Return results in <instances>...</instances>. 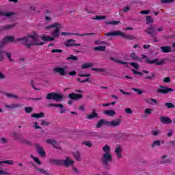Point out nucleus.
I'll return each mask as SVG.
<instances>
[{
    "label": "nucleus",
    "instance_id": "nucleus-1",
    "mask_svg": "<svg viewBox=\"0 0 175 175\" xmlns=\"http://www.w3.org/2000/svg\"><path fill=\"white\" fill-rule=\"evenodd\" d=\"M14 42H21V44L25 46L27 49H31V46H43L44 44V42L38 41L37 35H27L23 38H18Z\"/></svg>",
    "mask_w": 175,
    "mask_h": 175
},
{
    "label": "nucleus",
    "instance_id": "nucleus-2",
    "mask_svg": "<svg viewBox=\"0 0 175 175\" xmlns=\"http://www.w3.org/2000/svg\"><path fill=\"white\" fill-rule=\"evenodd\" d=\"M49 28H55L56 29L52 32L53 37L42 36L41 39L44 40V42H53L54 38H58V36H59V29H61V25L59 23H55L46 27V29H49Z\"/></svg>",
    "mask_w": 175,
    "mask_h": 175
},
{
    "label": "nucleus",
    "instance_id": "nucleus-3",
    "mask_svg": "<svg viewBox=\"0 0 175 175\" xmlns=\"http://www.w3.org/2000/svg\"><path fill=\"white\" fill-rule=\"evenodd\" d=\"M49 163H53L56 166H65L66 167H69L75 163V161L69 159V157H67L66 160L62 159H49Z\"/></svg>",
    "mask_w": 175,
    "mask_h": 175
},
{
    "label": "nucleus",
    "instance_id": "nucleus-4",
    "mask_svg": "<svg viewBox=\"0 0 175 175\" xmlns=\"http://www.w3.org/2000/svg\"><path fill=\"white\" fill-rule=\"evenodd\" d=\"M105 36H120L121 38H124V39H127V40H135V39H136V37H135V36L126 34L120 31L109 32L105 33Z\"/></svg>",
    "mask_w": 175,
    "mask_h": 175
},
{
    "label": "nucleus",
    "instance_id": "nucleus-5",
    "mask_svg": "<svg viewBox=\"0 0 175 175\" xmlns=\"http://www.w3.org/2000/svg\"><path fill=\"white\" fill-rule=\"evenodd\" d=\"M53 72H55V73H59L60 76H67V75H68V76H76L77 74L75 70L68 72L66 68L64 67H55Z\"/></svg>",
    "mask_w": 175,
    "mask_h": 175
},
{
    "label": "nucleus",
    "instance_id": "nucleus-6",
    "mask_svg": "<svg viewBox=\"0 0 175 175\" xmlns=\"http://www.w3.org/2000/svg\"><path fill=\"white\" fill-rule=\"evenodd\" d=\"M46 100H55V102H61L64 99V96L55 92H50L46 94Z\"/></svg>",
    "mask_w": 175,
    "mask_h": 175
},
{
    "label": "nucleus",
    "instance_id": "nucleus-7",
    "mask_svg": "<svg viewBox=\"0 0 175 175\" xmlns=\"http://www.w3.org/2000/svg\"><path fill=\"white\" fill-rule=\"evenodd\" d=\"M142 59H146L145 62L146 64H155V65H157V66H161L163 64L165 63V61L163 59H161V61L158 62V59H154L153 60H150V59H148V57H147V56H146L145 55H142Z\"/></svg>",
    "mask_w": 175,
    "mask_h": 175
},
{
    "label": "nucleus",
    "instance_id": "nucleus-8",
    "mask_svg": "<svg viewBox=\"0 0 175 175\" xmlns=\"http://www.w3.org/2000/svg\"><path fill=\"white\" fill-rule=\"evenodd\" d=\"M113 159L111 153H105L101 158V162L104 166H109V163Z\"/></svg>",
    "mask_w": 175,
    "mask_h": 175
},
{
    "label": "nucleus",
    "instance_id": "nucleus-9",
    "mask_svg": "<svg viewBox=\"0 0 175 175\" xmlns=\"http://www.w3.org/2000/svg\"><path fill=\"white\" fill-rule=\"evenodd\" d=\"M159 88L161 89H158L157 90V94H169V92H173L174 91V89L173 88H170L164 87L162 85H160Z\"/></svg>",
    "mask_w": 175,
    "mask_h": 175
},
{
    "label": "nucleus",
    "instance_id": "nucleus-10",
    "mask_svg": "<svg viewBox=\"0 0 175 175\" xmlns=\"http://www.w3.org/2000/svg\"><path fill=\"white\" fill-rule=\"evenodd\" d=\"M14 42V37L13 36H5L2 41H0V49H2L6 43Z\"/></svg>",
    "mask_w": 175,
    "mask_h": 175
},
{
    "label": "nucleus",
    "instance_id": "nucleus-11",
    "mask_svg": "<svg viewBox=\"0 0 175 175\" xmlns=\"http://www.w3.org/2000/svg\"><path fill=\"white\" fill-rule=\"evenodd\" d=\"M64 46H66V47H75L81 46V44L76 43V40L68 39L64 42Z\"/></svg>",
    "mask_w": 175,
    "mask_h": 175
},
{
    "label": "nucleus",
    "instance_id": "nucleus-12",
    "mask_svg": "<svg viewBox=\"0 0 175 175\" xmlns=\"http://www.w3.org/2000/svg\"><path fill=\"white\" fill-rule=\"evenodd\" d=\"M62 36H66V35H75V36H91V35H95V33H83V34H81V33H67L65 31H63L61 33Z\"/></svg>",
    "mask_w": 175,
    "mask_h": 175
},
{
    "label": "nucleus",
    "instance_id": "nucleus-13",
    "mask_svg": "<svg viewBox=\"0 0 175 175\" xmlns=\"http://www.w3.org/2000/svg\"><path fill=\"white\" fill-rule=\"evenodd\" d=\"M35 147L38 154H39L40 157H46V151L44 150L43 147L40 146L39 144H36Z\"/></svg>",
    "mask_w": 175,
    "mask_h": 175
},
{
    "label": "nucleus",
    "instance_id": "nucleus-14",
    "mask_svg": "<svg viewBox=\"0 0 175 175\" xmlns=\"http://www.w3.org/2000/svg\"><path fill=\"white\" fill-rule=\"evenodd\" d=\"M5 109H9V110H16L23 107V105L20 103H12L10 105H5Z\"/></svg>",
    "mask_w": 175,
    "mask_h": 175
},
{
    "label": "nucleus",
    "instance_id": "nucleus-15",
    "mask_svg": "<svg viewBox=\"0 0 175 175\" xmlns=\"http://www.w3.org/2000/svg\"><path fill=\"white\" fill-rule=\"evenodd\" d=\"M144 32L147 33V35L154 36V34L155 33V25H150L146 29L144 30Z\"/></svg>",
    "mask_w": 175,
    "mask_h": 175
},
{
    "label": "nucleus",
    "instance_id": "nucleus-16",
    "mask_svg": "<svg viewBox=\"0 0 175 175\" xmlns=\"http://www.w3.org/2000/svg\"><path fill=\"white\" fill-rule=\"evenodd\" d=\"M68 98L71 99V100H80V99L83 98V94L71 93L68 94Z\"/></svg>",
    "mask_w": 175,
    "mask_h": 175
},
{
    "label": "nucleus",
    "instance_id": "nucleus-17",
    "mask_svg": "<svg viewBox=\"0 0 175 175\" xmlns=\"http://www.w3.org/2000/svg\"><path fill=\"white\" fill-rule=\"evenodd\" d=\"M121 124V119L118 118L116 120L107 121V126H118Z\"/></svg>",
    "mask_w": 175,
    "mask_h": 175
},
{
    "label": "nucleus",
    "instance_id": "nucleus-18",
    "mask_svg": "<svg viewBox=\"0 0 175 175\" xmlns=\"http://www.w3.org/2000/svg\"><path fill=\"white\" fill-rule=\"evenodd\" d=\"M160 163L162 165H167V163H172V159L167 158V155H163L161 158Z\"/></svg>",
    "mask_w": 175,
    "mask_h": 175
},
{
    "label": "nucleus",
    "instance_id": "nucleus-19",
    "mask_svg": "<svg viewBox=\"0 0 175 175\" xmlns=\"http://www.w3.org/2000/svg\"><path fill=\"white\" fill-rule=\"evenodd\" d=\"M3 54L6 55L9 61H11V62L13 61V59H12V54L9 53H6V51H5L1 50V48H0V61H3V59H4Z\"/></svg>",
    "mask_w": 175,
    "mask_h": 175
},
{
    "label": "nucleus",
    "instance_id": "nucleus-20",
    "mask_svg": "<svg viewBox=\"0 0 175 175\" xmlns=\"http://www.w3.org/2000/svg\"><path fill=\"white\" fill-rule=\"evenodd\" d=\"M160 121L161 124L169 125L172 122V119L167 116H161L160 118Z\"/></svg>",
    "mask_w": 175,
    "mask_h": 175
},
{
    "label": "nucleus",
    "instance_id": "nucleus-21",
    "mask_svg": "<svg viewBox=\"0 0 175 175\" xmlns=\"http://www.w3.org/2000/svg\"><path fill=\"white\" fill-rule=\"evenodd\" d=\"M31 163V165H33L34 169H36V170H37V172H39V173H41V174L52 175L51 174H50L49 172L46 171L44 169L37 167V166L35 165V163Z\"/></svg>",
    "mask_w": 175,
    "mask_h": 175
},
{
    "label": "nucleus",
    "instance_id": "nucleus-22",
    "mask_svg": "<svg viewBox=\"0 0 175 175\" xmlns=\"http://www.w3.org/2000/svg\"><path fill=\"white\" fill-rule=\"evenodd\" d=\"M46 142L48 144H51V146H53L54 148L58 149V148H60L61 147L59 144H58V142H57V141L55 140L46 139Z\"/></svg>",
    "mask_w": 175,
    "mask_h": 175
},
{
    "label": "nucleus",
    "instance_id": "nucleus-23",
    "mask_svg": "<svg viewBox=\"0 0 175 175\" xmlns=\"http://www.w3.org/2000/svg\"><path fill=\"white\" fill-rule=\"evenodd\" d=\"M161 144H165V140H156L154 141L153 143L151 144L152 148L154 147H161Z\"/></svg>",
    "mask_w": 175,
    "mask_h": 175
},
{
    "label": "nucleus",
    "instance_id": "nucleus-24",
    "mask_svg": "<svg viewBox=\"0 0 175 175\" xmlns=\"http://www.w3.org/2000/svg\"><path fill=\"white\" fill-rule=\"evenodd\" d=\"M107 126V121L104 119H100L98 120V123L96 125V128H102V126Z\"/></svg>",
    "mask_w": 175,
    "mask_h": 175
},
{
    "label": "nucleus",
    "instance_id": "nucleus-25",
    "mask_svg": "<svg viewBox=\"0 0 175 175\" xmlns=\"http://www.w3.org/2000/svg\"><path fill=\"white\" fill-rule=\"evenodd\" d=\"M98 117L99 115L95 112V109H93L92 113L86 116V120H92V118H98Z\"/></svg>",
    "mask_w": 175,
    "mask_h": 175
},
{
    "label": "nucleus",
    "instance_id": "nucleus-26",
    "mask_svg": "<svg viewBox=\"0 0 175 175\" xmlns=\"http://www.w3.org/2000/svg\"><path fill=\"white\" fill-rule=\"evenodd\" d=\"M160 49L161 51V53H172V46H161Z\"/></svg>",
    "mask_w": 175,
    "mask_h": 175
},
{
    "label": "nucleus",
    "instance_id": "nucleus-27",
    "mask_svg": "<svg viewBox=\"0 0 175 175\" xmlns=\"http://www.w3.org/2000/svg\"><path fill=\"white\" fill-rule=\"evenodd\" d=\"M115 153L116 154L117 158L119 159L122 158V149L121 147L118 146L115 150Z\"/></svg>",
    "mask_w": 175,
    "mask_h": 175
},
{
    "label": "nucleus",
    "instance_id": "nucleus-28",
    "mask_svg": "<svg viewBox=\"0 0 175 175\" xmlns=\"http://www.w3.org/2000/svg\"><path fill=\"white\" fill-rule=\"evenodd\" d=\"M103 114L109 117H114V116H116V111H114V110H105L103 111Z\"/></svg>",
    "mask_w": 175,
    "mask_h": 175
},
{
    "label": "nucleus",
    "instance_id": "nucleus-29",
    "mask_svg": "<svg viewBox=\"0 0 175 175\" xmlns=\"http://www.w3.org/2000/svg\"><path fill=\"white\" fill-rule=\"evenodd\" d=\"M131 58L133 59V61L140 62L142 59L136 55V53L132 52L130 55Z\"/></svg>",
    "mask_w": 175,
    "mask_h": 175
},
{
    "label": "nucleus",
    "instance_id": "nucleus-30",
    "mask_svg": "<svg viewBox=\"0 0 175 175\" xmlns=\"http://www.w3.org/2000/svg\"><path fill=\"white\" fill-rule=\"evenodd\" d=\"M15 25L16 24L7 25L5 26H1L0 31H5V29H10L11 28H13V27H15Z\"/></svg>",
    "mask_w": 175,
    "mask_h": 175
},
{
    "label": "nucleus",
    "instance_id": "nucleus-31",
    "mask_svg": "<svg viewBox=\"0 0 175 175\" xmlns=\"http://www.w3.org/2000/svg\"><path fill=\"white\" fill-rule=\"evenodd\" d=\"M31 117H33V118H43V117H44V113L43 112L33 113L31 114Z\"/></svg>",
    "mask_w": 175,
    "mask_h": 175
},
{
    "label": "nucleus",
    "instance_id": "nucleus-32",
    "mask_svg": "<svg viewBox=\"0 0 175 175\" xmlns=\"http://www.w3.org/2000/svg\"><path fill=\"white\" fill-rule=\"evenodd\" d=\"M105 24L107 25H118V24H121V22L119 21H106Z\"/></svg>",
    "mask_w": 175,
    "mask_h": 175
},
{
    "label": "nucleus",
    "instance_id": "nucleus-33",
    "mask_svg": "<svg viewBox=\"0 0 175 175\" xmlns=\"http://www.w3.org/2000/svg\"><path fill=\"white\" fill-rule=\"evenodd\" d=\"M72 155L77 161H81V154H80V152H79V150L74 152L72 153Z\"/></svg>",
    "mask_w": 175,
    "mask_h": 175
},
{
    "label": "nucleus",
    "instance_id": "nucleus-34",
    "mask_svg": "<svg viewBox=\"0 0 175 175\" xmlns=\"http://www.w3.org/2000/svg\"><path fill=\"white\" fill-rule=\"evenodd\" d=\"M110 59H111V61H114V62H118V64H121L122 65H125V66L126 68H128V63L127 62L120 61V60H117L114 57H111Z\"/></svg>",
    "mask_w": 175,
    "mask_h": 175
},
{
    "label": "nucleus",
    "instance_id": "nucleus-35",
    "mask_svg": "<svg viewBox=\"0 0 175 175\" xmlns=\"http://www.w3.org/2000/svg\"><path fill=\"white\" fill-rule=\"evenodd\" d=\"M92 66H94V64H92V63H85V64H82L81 69H88V68H92Z\"/></svg>",
    "mask_w": 175,
    "mask_h": 175
},
{
    "label": "nucleus",
    "instance_id": "nucleus-36",
    "mask_svg": "<svg viewBox=\"0 0 175 175\" xmlns=\"http://www.w3.org/2000/svg\"><path fill=\"white\" fill-rule=\"evenodd\" d=\"M5 95L7 98H12V99H18L19 98L18 95L10 93H5Z\"/></svg>",
    "mask_w": 175,
    "mask_h": 175
},
{
    "label": "nucleus",
    "instance_id": "nucleus-37",
    "mask_svg": "<svg viewBox=\"0 0 175 175\" xmlns=\"http://www.w3.org/2000/svg\"><path fill=\"white\" fill-rule=\"evenodd\" d=\"M111 150V148L108 145H105V146L103 147V151L105 154H110V150Z\"/></svg>",
    "mask_w": 175,
    "mask_h": 175
},
{
    "label": "nucleus",
    "instance_id": "nucleus-38",
    "mask_svg": "<svg viewBox=\"0 0 175 175\" xmlns=\"http://www.w3.org/2000/svg\"><path fill=\"white\" fill-rule=\"evenodd\" d=\"M146 103H149V105H157V103H158V100H155V98H149V99H146Z\"/></svg>",
    "mask_w": 175,
    "mask_h": 175
},
{
    "label": "nucleus",
    "instance_id": "nucleus-39",
    "mask_svg": "<svg viewBox=\"0 0 175 175\" xmlns=\"http://www.w3.org/2000/svg\"><path fill=\"white\" fill-rule=\"evenodd\" d=\"M94 50L95 51H106V46H96V47L94 48Z\"/></svg>",
    "mask_w": 175,
    "mask_h": 175
},
{
    "label": "nucleus",
    "instance_id": "nucleus-40",
    "mask_svg": "<svg viewBox=\"0 0 175 175\" xmlns=\"http://www.w3.org/2000/svg\"><path fill=\"white\" fill-rule=\"evenodd\" d=\"M146 24H154V19L151 16H146Z\"/></svg>",
    "mask_w": 175,
    "mask_h": 175
},
{
    "label": "nucleus",
    "instance_id": "nucleus-41",
    "mask_svg": "<svg viewBox=\"0 0 175 175\" xmlns=\"http://www.w3.org/2000/svg\"><path fill=\"white\" fill-rule=\"evenodd\" d=\"M48 106H49V107H60V109H64V105L62 104L51 103Z\"/></svg>",
    "mask_w": 175,
    "mask_h": 175
},
{
    "label": "nucleus",
    "instance_id": "nucleus-42",
    "mask_svg": "<svg viewBox=\"0 0 175 175\" xmlns=\"http://www.w3.org/2000/svg\"><path fill=\"white\" fill-rule=\"evenodd\" d=\"M3 163H6L8 165H14L13 160H6V161H0V166H2Z\"/></svg>",
    "mask_w": 175,
    "mask_h": 175
},
{
    "label": "nucleus",
    "instance_id": "nucleus-43",
    "mask_svg": "<svg viewBox=\"0 0 175 175\" xmlns=\"http://www.w3.org/2000/svg\"><path fill=\"white\" fill-rule=\"evenodd\" d=\"M14 14L13 12H0V16H5V17H11Z\"/></svg>",
    "mask_w": 175,
    "mask_h": 175
},
{
    "label": "nucleus",
    "instance_id": "nucleus-44",
    "mask_svg": "<svg viewBox=\"0 0 175 175\" xmlns=\"http://www.w3.org/2000/svg\"><path fill=\"white\" fill-rule=\"evenodd\" d=\"M106 16L97 15L92 18V20H105Z\"/></svg>",
    "mask_w": 175,
    "mask_h": 175
},
{
    "label": "nucleus",
    "instance_id": "nucleus-45",
    "mask_svg": "<svg viewBox=\"0 0 175 175\" xmlns=\"http://www.w3.org/2000/svg\"><path fill=\"white\" fill-rule=\"evenodd\" d=\"M24 110L25 113H30L33 111V108H32V107H25Z\"/></svg>",
    "mask_w": 175,
    "mask_h": 175
},
{
    "label": "nucleus",
    "instance_id": "nucleus-46",
    "mask_svg": "<svg viewBox=\"0 0 175 175\" xmlns=\"http://www.w3.org/2000/svg\"><path fill=\"white\" fill-rule=\"evenodd\" d=\"M130 65H131V66H133V68L136 70H139L140 66H139V64L137 63H135V62H131L129 63Z\"/></svg>",
    "mask_w": 175,
    "mask_h": 175
},
{
    "label": "nucleus",
    "instance_id": "nucleus-47",
    "mask_svg": "<svg viewBox=\"0 0 175 175\" xmlns=\"http://www.w3.org/2000/svg\"><path fill=\"white\" fill-rule=\"evenodd\" d=\"M164 105L167 107V109H174L175 107L174 105L172 103H165Z\"/></svg>",
    "mask_w": 175,
    "mask_h": 175
},
{
    "label": "nucleus",
    "instance_id": "nucleus-48",
    "mask_svg": "<svg viewBox=\"0 0 175 175\" xmlns=\"http://www.w3.org/2000/svg\"><path fill=\"white\" fill-rule=\"evenodd\" d=\"M92 70H93L94 72H106V69H105V68H92Z\"/></svg>",
    "mask_w": 175,
    "mask_h": 175
},
{
    "label": "nucleus",
    "instance_id": "nucleus-49",
    "mask_svg": "<svg viewBox=\"0 0 175 175\" xmlns=\"http://www.w3.org/2000/svg\"><path fill=\"white\" fill-rule=\"evenodd\" d=\"M155 77V74L154 72L150 73V76H146L145 77L146 80H153V79Z\"/></svg>",
    "mask_w": 175,
    "mask_h": 175
},
{
    "label": "nucleus",
    "instance_id": "nucleus-50",
    "mask_svg": "<svg viewBox=\"0 0 175 175\" xmlns=\"http://www.w3.org/2000/svg\"><path fill=\"white\" fill-rule=\"evenodd\" d=\"M132 90L135 91V92H137L139 95H142V94H143V91H142L140 89H136L135 88H132Z\"/></svg>",
    "mask_w": 175,
    "mask_h": 175
},
{
    "label": "nucleus",
    "instance_id": "nucleus-51",
    "mask_svg": "<svg viewBox=\"0 0 175 175\" xmlns=\"http://www.w3.org/2000/svg\"><path fill=\"white\" fill-rule=\"evenodd\" d=\"M172 2H174V0H161V3L163 4L172 3Z\"/></svg>",
    "mask_w": 175,
    "mask_h": 175
},
{
    "label": "nucleus",
    "instance_id": "nucleus-52",
    "mask_svg": "<svg viewBox=\"0 0 175 175\" xmlns=\"http://www.w3.org/2000/svg\"><path fill=\"white\" fill-rule=\"evenodd\" d=\"M72 59V61H77V57L75 55H70L68 57H67V60Z\"/></svg>",
    "mask_w": 175,
    "mask_h": 175
},
{
    "label": "nucleus",
    "instance_id": "nucleus-53",
    "mask_svg": "<svg viewBox=\"0 0 175 175\" xmlns=\"http://www.w3.org/2000/svg\"><path fill=\"white\" fill-rule=\"evenodd\" d=\"M83 144H85V146H87L88 147H92V142L90 141L84 142Z\"/></svg>",
    "mask_w": 175,
    "mask_h": 175
},
{
    "label": "nucleus",
    "instance_id": "nucleus-54",
    "mask_svg": "<svg viewBox=\"0 0 175 175\" xmlns=\"http://www.w3.org/2000/svg\"><path fill=\"white\" fill-rule=\"evenodd\" d=\"M119 91L121 92V94H122L123 95H132V93L131 92H126L125 91H124V90L122 89H120Z\"/></svg>",
    "mask_w": 175,
    "mask_h": 175
},
{
    "label": "nucleus",
    "instance_id": "nucleus-55",
    "mask_svg": "<svg viewBox=\"0 0 175 175\" xmlns=\"http://www.w3.org/2000/svg\"><path fill=\"white\" fill-rule=\"evenodd\" d=\"M144 113H145V114L150 115V114H151V113H152V109H151L150 108H147L145 109Z\"/></svg>",
    "mask_w": 175,
    "mask_h": 175
},
{
    "label": "nucleus",
    "instance_id": "nucleus-56",
    "mask_svg": "<svg viewBox=\"0 0 175 175\" xmlns=\"http://www.w3.org/2000/svg\"><path fill=\"white\" fill-rule=\"evenodd\" d=\"M152 136H158V135H159V130L152 131Z\"/></svg>",
    "mask_w": 175,
    "mask_h": 175
},
{
    "label": "nucleus",
    "instance_id": "nucleus-57",
    "mask_svg": "<svg viewBox=\"0 0 175 175\" xmlns=\"http://www.w3.org/2000/svg\"><path fill=\"white\" fill-rule=\"evenodd\" d=\"M163 82L165 83H170V77H165L164 79H163Z\"/></svg>",
    "mask_w": 175,
    "mask_h": 175
},
{
    "label": "nucleus",
    "instance_id": "nucleus-58",
    "mask_svg": "<svg viewBox=\"0 0 175 175\" xmlns=\"http://www.w3.org/2000/svg\"><path fill=\"white\" fill-rule=\"evenodd\" d=\"M125 113H126V114H132L133 111H132V109H131V108H126Z\"/></svg>",
    "mask_w": 175,
    "mask_h": 175
},
{
    "label": "nucleus",
    "instance_id": "nucleus-59",
    "mask_svg": "<svg viewBox=\"0 0 175 175\" xmlns=\"http://www.w3.org/2000/svg\"><path fill=\"white\" fill-rule=\"evenodd\" d=\"M36 163H37V165H42V162H40V160H39V158L36 157L34 158V160Z\"/></svg>",
    "mask_w": 175,
    "mask_h": 175
},
{
    "label": "nucleus",
    "instance_id": "nucleus-60",
    "mask_svg": "<svg viewBox=\"0 0 175 175\" xmlns=\"http://www.w3.org/2000/svg\"><path fill=\"white\" fill-rule=\"evenodd\" d=\"M129 10H131V8L126 6L123 8V12L124 13H128V12H129Z\"/></svg>",
    "mask_w": 175,
    "mask_h": 175
},
{
    "label": "nucleus",
    "instance_id": "nucleus-61",
    "mask_svg": "<svg viewBox=\"0 0 175 175\" xmlns=\"http://www.w3.org/2000/svg\"><path fill=\"white\" fill-rule=\"evenodd\" d=\"M0 142L1 143H3L4 144H6V143H8V140H6V138L5 137H1L0 139Z\"/></svg>",
    "mask_w": 175,
    "mask_h": 175
},
{
    "label": "nucleus",
    "instance_id": "nucleus-62",
    "mask_svg": "<svg viewBox=\"0 0 175 175\" xmlns=\"http://www.w3.org/2000/svg\"><path fill=\"white\" fill-rule=\"evenodd\" d=\"M62 51H63L62 49H57L52 50L53 53H62Z\"/></svg>",
    "mask_w": 175,
    "mask_h": 175
},
{
    "label": "nucleus",
    "instance_id": "nucleus-63",
    "mask_svg": "<svg viewBox=\"0 0 175 175\" xmlns=\"http://www.w3.org/2000/svg\"><path fill=\"white\" fill-rule=\"evenodd\" d=\"M41 125H50V123L47 122L46 120H41Z\"/></svg>",
    "mask_w": 175,
    "mask_h": 175
},
{
    "label": "nucleus",
    "instance_id": "nucleus-64",
    "mask_svg": "<svg viewBox=\"0 0 175 175\" xmlns=\"http://www.w3.org/2000/svg\"><path fill=\"white\" fill-rule=\"evenodd\" d=\"M140 13L141 14H150V10H143Z\"/></svg>",
    "mask_w": 175,
    "mask_h": 175
}]
</instances>
